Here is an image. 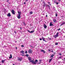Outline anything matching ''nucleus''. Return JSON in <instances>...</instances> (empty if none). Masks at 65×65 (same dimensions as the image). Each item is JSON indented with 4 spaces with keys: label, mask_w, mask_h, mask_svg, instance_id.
I'll return each mask as SVG.
<instances>
[{
    "label": "nucleus",
    "mask_w": 65,
    "mask_h": 65,
    "mask_svg": "<svg viewBox=\"0 0 65 65\" xmlns=\"http://www.w3.org/2000/svg\"><path fill=\"white\" fill-rule=\"evenodd\" d=\"M40 40H42V39H40Z\"/></svg>",
    "instance_id": "42"
},
{
    "label": "nucleus",
    "mask_w": 65,
    "mask_h": 65,
    "mask_svg": "<svg viewBox=\"0 0 65 65\" xmlns=\"http://www.w3.org/2000/svg\"><path fill=\"white\" fill-rule=\"evenodd\" d=\"M46 17H47V15H46Z\"/></svg>",
    "instance_id": "50"
},
{
    "label": "nucleus",
    "mask_w": 65,
    "mask_h": 65,
    "mask_svg": "<svg viewBox=\"0 0 65 65\" xmlns=\"http://www.w3.org/2000/svg\"><path fill=\"white\" fill-rule=\"evenodd\" d=\"M27 31H28V32H29V33H30V32H30V30H27Z\"/></svg>",
    "instance_id": "26"
},
{
    "label": "nucleus",
    "mask_w": 65,
    "mask_h": 65,
    "mask_svg": "<svg viewBox=\"0 0 65 65\" xmlns=\"http://www.w3.org/2000/svg\"><path fill=\"white\" fill-rule=\"evenodd\" d=\"M44 28L45 29H46V28H47V26L46 25H45V24H44Z\"/></svg>",
    "instance_id": "6"
},
{
    "label": "nucleus",
    "mask_w": 65,
    "mask_h": 65,
    "mask_svg": "<svg viewBox=\"0 0 65 65\" xmlns=\"http://www.w3.org/2000/svg\"><path fill=\"white\" fill-rule=\"evenodd\" d=\"M21 14H18L17 16V18L19 19H20L21 18Z\"/></svg>",
    "instance_id": "2"
},
{
    "label": "nucleus",
    "mask_w": 65,
    "mask_h": 65,
    "mask_svg": "<svg viewBox=\"0 0 65 65\" xmlns=\"http://www.w3.org/2000/svg\"><path fill=\"white\" fill-rule=\"evenodd\" d=\"M48 39H50V37H48Z\"/></svg>",
    "instance_id": "51"
},
{
    "label": "nucleus",
    "mask_w": 65,
    "mask_h": 65,
    "mask_svg": "<svg viewBox=\"0 0 65 65\" xmlns=\"http://www.w3.org/2000/svg\"><path fill=\"white\" fill-rule=\"evenodd\" d=\"M38 62V60L37 59H36L35 62L34 63V64H36V63Z\"/></svg>",
    "instance_id": "4"
},
{
    "label": "nucleus",
    "mask_w": 65,
    "mask_h": 65,
    "mask_svg": "<svg viewBox=\"0 0 65 65\" xmlns=\"http://www.w3.org/2000/svg\"><path fill=\"white\" fill-rule=\"evenodd\" d=\"M20 53H22L23 55H24V54H25V52L23 51H21Z\"/></svg>",
    "instance_id": "9"
},
{
    "label": "nucleus",
    "mask_w": 65,
    "mask_h": 65,
    "mask_svg": "<svg viewBox=\"0 0 65 65\" xmlns=\"http://www.w3.org/2000/svg\"><path fill=\"white\" fill-rule=\"evenodd\" d=\"M27 51H26V52H25V53L26 54H27Z\"/></svg>",
    "instance_id": "34"
},
{
    "label": "nucleus",
    "mask_w": 65,
    "mask_h": 65,
    "mask_svg": "<svg viewBox=\"0 0 65 65\" xmlns=\"http://www.w3.org/2000/svg\"><path fill=\"white\" fill-rule=\"evenodd\" d=\"M62 58V57L61 56H60L59 57V59H61Z\"/></svg>",
    "instance_id": "31"
},
{
    "label": "nucleus",
    "mask_w": 65,
    "mask_h": 65,
    "mask_svg": "<svg viewBox=\"0 0 65 65\" xmlns=\"http://www.w3.org/2000/svg\"><path fill=\"white\" fill-rule=\"evenodd\" d=\"M49 39H50V40H51V39H51V38H50Z\"/></svg>",
    "instance_id": "46"
},
{
    "label": "nucleus",
    "mask_w": 65,
    "mask_h": 65,
    "mask_svg": "<svg viewBox=\"0 0 65 65\" xmlns=\"http://www.w3.org/2000/svg\"><path fill=\"white\" fill-rule=\"evenodd\" d=\"M49 9L50 10V7H49Z\"/></svg>",
    "instance_id": "52"
},
{
    "label": "nucleus",
    "mask_w": 65,
    "mask_h": 65,
    "mask_svg": "<svg viewBox=\"0 0 65 65\" xmlns=\"http://www.w3.org/2000/svg\"><path fill=\"white\" fill-rule=\"evenodd\" d=\"M30 47H32V46H30Z\"/></svg>",
    "instance_id": "47"
},
{
    "label": "nucleus",
    "mask_w": 65,
    "mask_h": 65,
    "mask_svg": "<svg viewBox=\"0 0 65 65\" xmlns=\"http://www.w3.org/2000/svg\"><path fill=\"white\" fill-rule=\"evenodd\" d=\"M53 26V25L52 24V22H51L50 23V26Z\"/></svg>",
    "instance_id": "16"
},
{
    "label": "nucleus",
    "mask_w": 65,
    "mask_h": 65,
    "mask_svg": "<svg viewBox=\"0 0 65 65\" xmlns=\"http://www.w3.org/2000/svg\"><path fill=\"white\" fill-rule=\"evenodd\" d=\"M50 2L48 3V4H50Z\"/></svg>",
    "instance_id": "48"
},
{
    "label": "nucleus",
    "mask_w": 65,
    "mask_h": 65,
    "mask_svg": "<svg viewBox=\"0 0 65 65\" xmlns=\"http://www.w3.org/2000/svg\"><path fill=\"white\" fill-rule=\"evenodd\" d=\"M41 61H42V60H39L40 62H41Z\"/></svg>",
    "instance_id": "43"
},
{
    "label": "nucleus",
    "mask_w": 65,
    "mask_h": 65,
    "mask_svg": "<svg viewBox=\"0 0 65 65\" xmlns=\"http://www.w3.org/2000/svg\"><path fill=\"white\" fill-rule=\"evenodd\" d=\"M63 61H65V58L64 59Z\"/></svg>",
    "instance_id": "41"
},
{
    "label": "nucleus",
    "mask_w": 65,
    "mask_h": 65,
    "mask_svg": "<svg viewBox=\"0 0 65 65\" xmlns=\"http://www.w3.org/2000/svg\"><path fill=\"white\" fill-rule=\"evenodd\" d=\"M65 22H63L60 25V26H62V25H64V24H65Z\"/></svg>",
    "instance_id": "17"
},
{
    "label": "nucleus",
    "mask_w": 65,
    "mask_h": 65,
    "mask_svg": "<svg viewBox=\"0 0 65 65\" xmlns=\"http://www.w3.org/2000/svg\"><path fill=\"white\" fill-rule=\"evenodd\" d=\"M48 51L49 52H51V50H48Z\"/></svg>",
    "instance_id": "33"
},
{
    "label": "nucleus",
    "mask_w": 65,
    "mask_h": 65,
    "mask_svg": "<svg viewBox=\"0 0 65 65\" xmlns=\"http://www.w3.org/2000/svg\"><path fill=\"white\" fill-rule=\"evenodd\" d=\"M30 62H32V63H33V64H34V63H35V61H33V60H31Z\"/></svg>",
    "instance_id": "18"
},
{
    "label": "nucleus",
    "mask_w": 65,
    "mask_h": 65,
    "mask_svg": "<svg viewBox=\"0 0 65 65\" xmlns=\"http://www.w3.org/2000/svg\"><path fill=\"white\" fill-rule=\"evenodd\" d=\"M58 34H59V32H58L57 33L56 35H55L54 36V38H56L57 37H58V36H59Z\"/></svg>",
    "instance_id": "1"
},
{
    "label": "nucleus",
    "mask_w": 65,
    "mask_h": 65,
    "mask_svg": "<svg viewBox=\"0 0 65 65\" xmlns=\"http://www.w3.org/2000/svg\"><path fill=\"white\" fill-rule=\"evenodd\" d=\"M18 60L19 61H22V57L18 58Z\"/></svg>",
    "instance_id": "3"
},
{
    "label": "nucleus",
    "mask_w": 65,
    "mask_h": 65,
    "mask_svg": "<svg viewBox=\"0 0 65 65\" xmlns=\"http://www.w3.org/2000/svg\"><path fill=\"white\" fill-rule=\"evenodd\" d=\"M12 58V55L11 54L10 55V57H9V59H11Z\"/></svg>",
    "instance_id": "19"
},
{
    "label": "nucleus",
    "mask_w": 65,
    "mask_h": 65,
    "mask_svg": "<svg viewBox=\"0 0 65 65\" xmlns=\"http://www.w3.org/2000/svg\"><path fill=\"white\" fill-rule=\"evenodd\" d=\"M57 30H60V28H59L58 29H57Z\"/></svg>",
    "instance_id": "39"
},
{
    "label": "nucleus",
    "mask_w": 65,
    "mask_h": 65,
    "mask_svg": "<svg viewBox=\"0 0 65 65\" xmlns=\"http://www.w3.org/2000/svg\"><path fill=\"white\" fill-rule=\"evenodd\" d=\"M42 39L44 41H45V42H46V41L45 40H44L45 39V38H44V37H42Z\"/></svg>",
    "instance_id": "12"
},
{
    "label": "nucleus",
    "mask_w": 65,
    "mask_h": 65,
    "mask_svg": "<svg viewBox=\"0 0 65 65\" xmlns=\"http://www.w3.org/2000/svg\"><path fill=\"white\" fill-rule=\"evenodd\" d=\"M58 43L57 42L55 43V45H58Z\"/></svg>",
    "instance_id": "25"
},
{
    "label": "nucleus",
    "mask_w": 65,
    "mask_h": 65,
    "mask_svg": "<svg viewBox=\"0 0 65 65\" xmlns=\"http://www.w3.org/2000/svg\"><path fill=\"white\" fill-rule=\"evenodd\" d=\"M50 5H51V4H50Z\"/></svg>",
    "instance_id": "58"
},
{
    "label": "nucleus",
    "mask_w": 65,
    "mask_h": 65,
    "mask_svg": "<svg viewBox=\"0 0 65 65\" xmlns=\"http://www.w3.org/2000/svg\"><path fill=\"white\" fill-rule=\"evenodd\" d=\"M28 54H26V57H28Z\"/></svg>",
    "instance_id": "30"
},
{
    "label": "nucleus",
    "mask_w": 65,
    "mask_h": 65,
    "mask_svg": "<svg viewBox=\"0 0 65 65\" xmlns=\"http://www.w3.org/2000/svg\"><path fill=\"white\" fill-rule=\"evenodd\" d=\"M41 52H43L44 54H45V53H46L45 51L43 50H41Z\"/></svg>",
    "instance_id": "7"
},
{
    "label": "nucleus",
    "mask_w": 65,
    "mask_h": 65,
    "mask_svg": "<svg viewBox=\"0 0 65 65\" xmlns=\"http://www.w3.org/2000/svg\"><path fill=\"white\" fill-rule=\"evenodd\" d=\"M18 13H19L18 14H21V12L20 11H18Z\"/></svg>",
    "instance_id": "24"
},
{
    "label": "nucleus",
    "mask_w": 65,
    "mask_h": 65,
    "mask_svg": "<svg viewBox=\"0 0 65 65\" xmlns=\"http://www.w3.org/2000/svg\"><path fill=\"white\" fill-rule=\"evenodd\" d=\"M12 12L13 14H15V12H14V11L13 10H12Z\"/></svg>",
    "instance_id": "5"
},
{
    "label": "nucleus",
    "mask_w": 65,
    "mask_h": 65,
    "mask_svg": "<svg viewBox=\"0 0 65 65\" xmlns=\"http://www.w3.org/2000/svg\"><path fill=\"white\" fill-rule=\"evenodd\" d=\"M53 22H55V23H56V22H57V20H56L55 19H53Z\"/></svg>",
    "instance_id": "15"
},
{
    "label": "nucleus",
    "mask_w": 65,
    "mask_h": 65,
    "mask_svg": "<svg viewBox=\"0 0 65 65\" xmlns=\"http://www.w3.org/2000/svg\"><path fill=\"white\" fill-rule=\"evenodd\" d=\"M56 17H57V16H58V15H57V13H56Z\"/></svg>",
    "instance_id": "27"
},
{
    "label": "nucleus",
    "mask_w": 65,
    "mask_h": 65,
    "mask_svg": "<svg viewBox=\"0 0 65 65\" xmlns=\"http://www.w3.org/2000/svg\"><path fill=\"white\" fill-rule=\"evenodd\" d=\"M23 56H24V55H22Z\"/></svg>",
    "instance_id": "55"
},
{
    "label": "nucleus",
    "mask_w": 65,
    "mask_h": 65,
    "mask_svg": "<svg viewBox=\"0 0 65 65\" xmlns=\"http://www.w3.org/2000/svg\"><path fill=\"white\" fill-rule=\"evenodd\" d=\"M52 59H53V58H52L50 59L49 61V62L50 63V62H51V61H52Z\"/></svg>",
    "instance_id": "21"
},
{
    "label": "nucleus",
    "mask_w": 65,
    "mask_h": 65,
    "mask_svg": "<svg viewBox=\"0 0 65 65\" xmlns=\"http://www.w3.org/2000/svg\"><path fill=\"white\" fill-rule=\"evenodd\" d=\"M23 24H24V25H26V24H25V23H23Z\"/></svg>",
    "instance_id": "38"
},
{
    "label": "nucleus",
    "mask_w": 65,
    "mask_h": 65,
    "mask_svg": "<svg viewBox=\"0 0 65 65\" xmlns=\"http://www.w3.org/2000/svg\"><path fill=\"white\" fill-rule=\"evenodd\" d=\"M28 1V0H26V1Z\"/></svg>",
    "instance_id": "54"
},
{
    "label": "nucleus",
    "mask_w": 65,
    "mask_h": 65,
    "mask_svg": "<svg viewBox=\"0 0 65 65\" xmlns=\"http://www.w3.org/2000/svg\"><path fill=\"white\" fill-rule=\"evenodd\" d=\"M15 48H16V49H17V48H17V47H16Z\"/></svg>",
    "instance_id": "49"
},
{
    "label": "nucleus",
    "mask_w": 65,
    "mask_h": 65,
    "mask_svg": "<svg viewBox=\"0 0 65 65\" xmlns=\"http://www.w3.org/2000/svg\"><path fill=\"white\" fill-rule=\"evenodd\" d=\"M14 33H15V34H16L17 33L15 31H14Z\"/></svg>",
    "instance_id": "37"
},
{
    "label": "nucleus",
    "mask_w": 65,
    "mask_h": 65,
    "mask_svg": "<svg viewBox=\"0 0 65 65\" xmlns=\"http://www.w3.org/2000/svg\"><path fill=\"white\" fill-rule=\"evenodd\" d=\"M26 4V2H25L24 3V4Z\"/></svg>",
    "instance_id": "44"
},
{
    "label": "nucleus",
    "mask_w": 65,
    "mask_h": 65,
    "mask_svg": "<svg viewBox=\"0 0 65 65\" xmlns=\"http://www.w3.org/2000/svg\"><path fill=\"white\" fill-rule=\"evenodd\" d=\"M58 4V3H56V4Z\"/></svg>",
    "instance_id": "45"
},
{
    "label": "nucleus",
    "mask_w": 65,
    "mask_h": 65,
    "mask_svg": "<svg viewBox=\"0 0 65 65\" xmlns=\"http://www.w3.org/2000/svg\"><path fill=\"white\" fill-rule=\"evenodd\" d=\"M7 16L8 17H10V16H11V15L10 13H9L8 14H7Z\"/></svg>",
    "instance_id": "14"
},
{
    "label": "nucleus",
    "mask_w": 65,
    "mask_h": 65,
    "mask_svg": "<svg viewBox=\"0 0 65 65\" xmlns=\"http://www.w3.org/2000/svg\"><path fill=\"white\" fill-rule=\"evenodd\" d=\"M33 32H34V30L31 31H30V33H33Z\"/></svg>",
    "instance_id": "20"
},
{
    "label": "nucleus",
    "mask_w": 65,
    "mask_h": 65,
    "mask_svg": "<svg viewBox=\"0 0 65 65\" xmlns=\"http://www.w3.org/2000/svg\"><path fill=\"white\" fill-rule=\"evenodd\" d=\"M32 52V50H30L29 51V54L31 53V52Z\"/></svg>",
    "instance_id": "10"
},
{
    "label": "nucleus",
    "mask_w": 65,
    "mask_h": 65,
    "mask_svg": "<svg viewBox=\"0 0 65 65\" xmlns=\"http://www.w3.org/2000/svg\"><path fill=\"white\" fill-rule=\"evenodd\" d=\"M52 52H53V51H52Z\"/></svg>",
    "instance_id": "57"
},
{
    "label": "nucleus",
    "mask_w": 65,
    "mask_h": 65,
    "mask_svg": "<svg viewBox=\"0 0 65 65\" xmlns=\"http://www.w3.org/2000/svg\"><path fill=\"white\" fill-rule=\"evenodd\" d=\"M58 1H59V2H60V1H61V0H58Z\"/></svg>",
    "instance_id": "36"
},
{
    "label": "nucleus",
    "mask_w": 65,
    "mask_h": 65,
    "mask_svg": "<svg viewBox=\"0 0 65 65\" xmlns=\"http://www.w3.org/2000/svg\"><path fill=\"white\" fill-rule=\"evenodd\" d=\"M28 59L29 61H31V57H28Z\"/></svg>",
    "instance_id": "11"
},
{
    "label": "nucleus",
    "mask_w": 65,
    "mask_h": 65,
    "mask_svg": "<svg viewBox=\"0 0 65 65\" xmlns=\"http://www.w3.org/2000/svg\"><path fill=\"white\" fill-rule=\"evenodd\" d=\"M33 12H30V14H32L33 13Z\"/></svg>",
    "instance_id": "23"
},
{
    "label": "nucleus",
    "mask_w": 65,
    "mask_h": 65,
    "mask_svg": "<svg viewBox=\"0 0 65 65\" xmlns=\"http://www.w3.org/2000/svg\"><path fill=\"white\" fill-rule=\"evenodd\" d=\"M40 63H39V64H40Z\"/></svg>",
    "instance_id": "56"
},
{
    "label": "nucleus",
    "mask_w": 65,
    "mask_h": 65,
    "mask_svg": "<svg viewBox=\"0 0 65 65\" xmlns=\"http://www.w3.org/2000/svg\"><path fill=\"white\" fill-rule=\"evenodd\" d=\"M43 6L44 7H45V4L44 3V1L43 2Z\"/></svg>",
    "instance_id": "8"
},
{
    "label": "nucleus",
    "mask_w": 65,
    "mask_h": 65,
    "mask_svg": "<svg viewBox=\"0 0 65 65\" xmlns=\"http://www.w3.org/2000/svg\"><path fill=\"white\" fill-rule=\"evenodd\" d=\"M56 0H55L54 1V3H56Z\"/></svg>",
    "instance_id": "29"
},
{
    "label": "nucleus",
    "mask_w": 65,
    "mask_h": 65,
    "mask_svg": "<svg viewBox=\"0 0 65 65\" xmlns=\"http://www.w3.org/2000/svg\"><path fill=\"white\" fill-rule=\"evenodd\" d=\"M7 2H9V0H7Z\"/></svg>",
    "instance_id": "35"
},
{
    "label": "nucleus",
    "mask_w": 65,
    "mask_h": 65,
    "mask_svg": "<svg viewBox=\"0 0 65 65\" xmlns=\"http://www.w3.org/2000/svg\"><path fill=\"white\" fill-rule=\"evenodd\" d=\"M20 29H21V30H22V28H21Z\"/></svg>",
    "instance_id": "53"
},
{
    "label": "nucleus",
    "mask_w": 65,
    "mask_h": 65,
    "mask_svg": "<svg viewBox=\"0 0 65 65\" xmlns=\"http://www.w3.org/2000/svg\"><path fill=\"white\" fill-rule=\"evenodd\" d=\"M0 65H2L1 64H0Z\"/></svg>",
    "instance_id": "59"
},
{
    "label": "nucleus",
    "mask_w": 65,
    "mask_h": 65,
    "mask_svg": "<svg viewBox=\"0 0 65 65\" xmlns=\"http://www.w3.org/2000/svg\"><path fill=\"white\" fill-rule=\"evenodd\" d=\"M47 6H48L49 7H50V6H49V5H47Z\"/></svg>",
    "instance_id": "32"
},
{
    "label": "nucleus",
    "mask_w": 65,
    "mask_h": 65,
    "mask_svg": "<svg viewBox=\"0 0 65 65\" xmlns=\"http://www.w3.org/2000/svg\"><path fill=\"white\" fill-rule=\"evenodd\" d=\"M22 47H24V46L23 45H21Z\"/></svg>",
    "instance_id": "28"
},
{
    "label": "nucleus",
    "mask_w": 65,
    "mask_h": 65,
    "mask_svg": "<svg viewBox=\"0 0 65 65\" xmlns=\"http://www.w3.org/2000/svg\"><path fill=\"white\" fill-rule=\"evenodd\" d=\"M54 55L52 54L51 55V57H50V58H52V57H54Z\"/></svg>",
    "instance_id": "22"
},
{
    "label": "nucleus",
    "mask_w": 65,
    "mask_h": 65,
    "mask_svg": "<svg viewBox=\"0 0 65 65\" xmlns=\"http://www.w3.org/2000/svg\"><path fill=\"white\" fill-rule=\"evenodd\" d=\"M59 55L60 56H61L62 55V54H59Z\"/></svg>",
    "instance_id": "40"
},
{
    "label": "nucleus",
    "mask_w": 65,
    "mask_h": 65,
    "mask_svg": "<svg viewBox=\"0 0 65 65\" xmlns=\"http://www.w3.org/2000/svg\"><path fill=\"white\" fill-rule=\"evenodd\" d=\"M6 60V59H5L4 60H2V63H4V62H5V61Z\"/></svg>",
    "instance_id": "13"
}]
</instances>
